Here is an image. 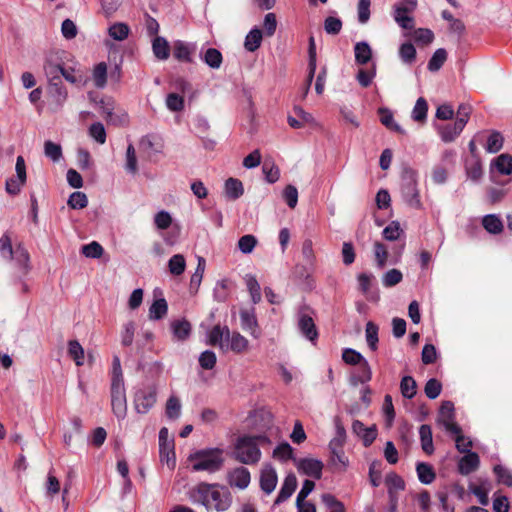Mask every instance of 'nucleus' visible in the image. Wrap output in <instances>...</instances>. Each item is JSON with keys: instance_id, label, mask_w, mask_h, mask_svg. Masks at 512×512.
I'll return each instance as SVG.
<instances>
[{"instance_id": "nucleus-1", "label": "nucleus", "mask_w": 512, "mask_h": 512, "mask_svg": "<svg viewBox=\"0 0 512 512\" xmlns=\"http://www.w3.org/2000/svg\"><path fill=\"white\" fill-rule=\"evenodd\" d=\"M191 498L194 502L201 503L207 509H214L219 512L228 510L231 506L230 493L216 484L200 483L191 491Z\"/></svg>"}, {"instance_id": "nucleus-2", "label": "nucleus", "mask_w": 512, "mask_h": 512, "mask_svg": "<svg viewBox=\"0 0 512 512\" xmlns=\"http://www.w3.org/2000/svg\"><path fill=\"white\" fill-rule=\"evenodd\" d=\"M110 378L112 411L119 420H124L127 415L126 387L120 358L116 355L113 357Z\"/></svg>"}, {"instance_id": "nucleus-3", "label": "nucleus", "mask_w": 512, "mask_h": 512, "mask_svg": "<svg viewBox=\"0 0 512 512\" xmlns=\"http://www.w3.org/2000/svg\"><path fill=\"white\" fill-rule=\"evenodd\" d=\"M265 443L270 440L264 435L240 437L234 445L233 457L243 464H256L261 458L259 446Z\"/></svg>"}, {"instance_id": "nucleus-4", "label": "nucleus", "mask_w": 512, "mask_h": 512, "mask_svg": "<svg viewBox=\"0 0 512 512\" xmlns=\"http://www.w3.org/2000/svg\"><path fill=\"white\" fill-rule=\"evenodd\" d=\"M193 471L215 472L223 463V450L219 448L197 451L189 456Z\"/></svg>"}, {"instance_id": "nucleus-5", "label": "nucleus", "mask_w": 512, "mask_h": 512, "mask_svg": "<svg viewBox=\"0 0 512 512\" xmlns=\"http://www.w3.org/2000/svg\"><path fill=\"white\" fill-rule=\"evenodd\" d=\"M159 453L160 461L169 469H174L176 465L174 438L166 427L159 431Z\"/></svg>"}, {"instance_id": "nucleus-6", "label": "nucleus", "mask_w": 512, "mask_h": 512, "mask_svg": "<svg viewBox=\"0 0 512 512\" xmlns=\"http://www.w3.org/2000/svg\"><path fill=\"white\" fill-rule=\"evenodd\" d=\"M401 196L405 203L414 209H422L423 204L418 189L417 180L413 174L406 176L401 187Z\"/></svg>"}, {"instance_id": "nucleus-7", "label": "nucleus", "mask_w": 512, "mask_h": 512, "mask_svg": "<svg viewBox=\"0 0 512 512\" xmlns=\"http://www.w3.org/2000/svg\"><path fill=\"white\" fill-rule=\"evenodd\" d=\"M139 149L150 160L155 161L160 155L164 153L165 142L164 139L156 134H148L141 138Z\"/></svg>"}, {"instance_id": "nucleus-8", "label": "nucleus", "mask_w": 512, "mask_h": 512, "mask_svg": "<svg viewBox=\"0 0 512 512\" xmlns=\"http://www.w3.org/2000/svg\"><path fill=\"white\" fill-rule=\"evenodd\" d=\"M67 99V89L60 83L51 82L48 88V110L51 113L60 112L63 109Z\"/></svg>"}, {"instance_id": "nucleus-9", "label": "nucleus", "mask_w": 512, "mask_h": 512, "mask_svg": "<svg viewBox=\"0 0 512 512\" xmlns=\"http://www.w3.org/2000/svg\"><path fill=\"white\" fill-rule=\"evenodd\" d=\"M134 409L138 414H146L156 403V390L152 386L144 387L135 392Z\"/></svg>"}, {"instance_id": "nucleus-10", "label": "nucleus", "mask_w": 512, "mask_h": 512, "mask_svg": "<svg viewBox=\"0 0 512 512\" xmlns=\"http://www.w3.org/2000/svg\"><path fill=\"white\" fill-rule=\"evenodd\" d=\"M294 464L300 474L320 479L324 464L321 460L313 457L294 459Z\"/></svg>"}, {"instance_id": "nucleus-11", "label": "nucleus", "mask_w": 512, "mask_h": 512, "mask_svg": "<svg viewBox=\"0 0 512 512\" xmlns=\"http://www.w3.org/2000/svg\"><path fill=\"white\" fill-rule=\"evenodd\" d=\"M454 405L450 401H444L439 409L437 422L449 433H460L461 428L454 421Z\"/></svg>"}, {"instance_id": "nucleus-12", "label": "nucleus", "mask_w": 512, "mask_h": 512, "mask_svg": "<svg viewBox=\"0 0 512 512\" xmlns=\"http://www.w3.org/2000/svg\"><path fill=\"white\" fill-rule=\"evenodd\" d=\"M249 341L239 332L229 330L225 343L221 344V350L224 352L232 351L240 354L248 351Z\"/></svg>"}, {"instance_id": "nucleus-13", "label": "nucleus", "mask_w": 512, "mask_h": 512, "mask_svg": "<svg viewBox=\"0 0 512 512\" xmlns=\"http://www.w3.org/2000/svg\"><path fill=\"white\" fill-rule=\"evenodd\" d=\"M416 7H410V3H401L394 6V20L403 29H413L414 20L410 16Z\"/></svg>"}, {"instance_id": "nucleus-14", "label": "nucleus", "mask_w": 512, "mask_h": 512, "mask_svg": "<svg viewBox=\"0 0 512 512\" xmlns=\"http://www.w3.org/2000/svg\"><path fill=\"white\" fill-rule=\"evenodd\" d=\"M259 481L261 490L265 494L270 495L275 490L278 483L276 470L270 464H265L260 471Z\"/></svg>"}, {"instance_id": "nucleus-15", "label": "nucleus", "mask_w": 512, "mask_h": 512, "mask_svg": "<svg viewBox=\"0 0 512 512\" xmlns=\"http://www.w3.org/2000/svg\"><path fill=\"white\" fill-rule=\"evenodd\" d=\"M228 483L231 487L246 489L251 481L250 472L245 467H236L228 473Z\"/></svg>"}, {"instance_id": "nucleus-16", "label": "nucleus", "mask_w": 512, "mask_h": 512, "mask_svg": "<svg viewBox=\"0 0 512 512\" xmlns=\"http://www.w3.org/2000/svg\"><path fill=\"white\" fill-rule=\"evenodd\" d=\"M333 423L335 428V436L329 442V451H342L347 438L346 430L338 416L334 418Z\"/></svg>"}, {"instance_id": "nucleus-17", "label": "nucleus", "mask_w": 512, "mask_h": 512, "mask_svg": "<svg viewBox=\"0 0 512 512\" xmlns=\"http://www.w3.org/2000/svg\"><path fill=\"white\" fill-rule=\"evenodd\" d=\"M240 320L243 330L249 332L255 338L259 337V333L257 331L258 323L254 309H242L240 311Z\"/></svg>"}, {"instance_id": "nucleus-18", "label": "nucleus", "mask_w": 512, "mask_h": 512, "mask_svg": "<svg viewBox=\"0 0 512 512\" xmlns=\"http://www.w3.org/2000/svg\"><path fill=\"white\" fill-rule=\"evenodd\" d=\"M297 487V478L293 473L288 474L281 486L280 492L275 500V504H280L287 500Z\"/></svg>"}, {"instance_id": "nucleus-19", "label": "nucleus", "mask_w": 512, "mask_h": 512, "mask_svg": "<svg viewBox=\"0 0 512 512\" xmlns=\"http://www.w3.org/2000/svg\"><path fill=\"white\" fill-rule=\"evenodd\" d=\"M352 431L357 436L361 437L365 446H369L376 438L375 427L367 428L359 420H354L352 423Z\"/></svg>"}, {"instance_id": "nucleus-20", "label": "nucleus", "mask_w": 512, "mask_h": 512, "mask_svg": "<svg viewBox=\"0 0 512 512\" xmlns=\"http://www.w3.org/2000/svg\"><path fill=\"white\" fill-rule=\"evenodd\" d=\"M244 193L242 182L237 178H228L224 183V194L229 200H237Z\"/></svg>"}, {"instance_id": "nucleus-21", "label": "nucleus", "mask_w": 512, "mask_h": 512, "mask_svg": "<svg viewBox=\"0 0 512 512\" xmlns=\"http://www.w3.org/2000/svg\"><path fill=\"white\" fill-rule=\"evenodd\" d=\"M298 327L301 333L310 341H314L317 336V330L313 319L308 315H301L298 320Z\"/></svg>"}, {"instance_id": "nucleus-22", "label": "nucleus", "mask_w": 512, "mask_h": 512, "mask_svg": "<svg viewBox=\"0 0 512 512\" xmlns=\"http://www.w3.org/2000/svg\"><path fill=\"white\" fill-rule=\"evenodd\" d=\"M202 61L211 69H219L223 62L221 52L216 48H208L201 54Z\"/></svg>"}, {"instance_id": "nucleus-23", "label": "nucleus", "mask_w": 512, "mask_h": 512, "mask_svg": "<svg viewBox=\"0 0 512 512\" xmlns=\"http://www.w3.org/2000/svg\"><path fill=\"white\" fill-rule=\"evenodd\" d=\"M479 466V457L474 452H469L459 461V471L461 474L467 475L475 471Z\"/></svg>"}, {"instance_id": "nucleus-24", "label": "nucleus", "mask_w": 512, "mask_h": 512, "mask_svg": "<svg viewBox=\"0 0 512 512\" xmlns=\"http://www.w3.org/2000/svg\"><path fill=\"white\" fill-rule=\"evenodd\" d=\"M355 61L357 64H367L372 58V49L370 45L365 42H357L354 46Z\"/></svg>"}, {"instance_id": "nucleus-25", "label": "nucleus", "mask_w": 512, "mask_h": 512, "mask_svg": "<svg viewBox=\"0 0 512 512\" xmlns=\"http://www.w3.org/2000/svg\"><path fill=\"white\" fill-rule=\"evenodd\" d=\"M173 337L177 341L186 340L191 333V325L186 320H175L171 323Z\"/></svg>"}, {"instance_id": "nucleus-26", "label": "nucleus", "mask_w": 512, "mask_h": 512, "mask_svg": "<svg viewBox=\"0 0 512 512\" xmlns=\"http://www.w3.org/2000/svg\"><path fill=\"white\" fill-rule=\"evenodd\" d=\"M182 404L180 399L171 395L165 405V414L170 420H177L181 416Z\"/></svg>"}, {"instance_id": "nucleus-27", "label": "nucleus", "mask_w": 512, "mask_h": 512, "mask_svg": "<svg viewBox=\"0 0 512 512\" xmlns=\"http://www.w3.org/2000/svg\"><path fill=\"white\" fill-rule=\"evenodd\" d=\"M419 436L423 451L429 455L432 454L434 452V446L431 427L426 424L421 425L419 428Z\"/></svg>"}, {"instance_id": "nucleus-28", "label": "nucleus", "mask_w": 512, "mask_h": 512, "mask_svg": "<svg viewBox=\"0 0 512 512\" xmlns=\"http://www.w3.org/2000/svg\"><path fill=\"white\" fill-rule=\"evenodd\" d=\"M152 49L155 57L159 60H166L170 55L169 44L163 37H155L152 43Z\"/></svg>"}, {"instance_id": "nucleus-29", "label": "nucleus", "mask_w": 512, "mask_h": 512, "mask_svg": "<svg viewBox=\"0 0 512 512\" xmlns=\"http://www.w3.org/2000/svg\"><path fill=\"white\" fill-rule=\"evenodd\" d=\"M244 281L250 293L252 302L254 304L259 303L261 301L262 296L260 284L258 283L256 277L252 274H247L244 277Z\"/></svg>"}, {"instance_id": "nucleus-30", "label": "nucleus", "mask_w": 512, "mask_h": 512, "mask_svg": "<svg viewBox=\"0 0 512 512\" xmlns=\"http://www.w3.org/2000/svg\"><path fill=\"white\" fill-rule=\"evenodd\" d=\"M13 259L16 260L21 273L27 274L30 269V256L28 251L20 245L17 246L13 254Z\"/></svg>"}, {"instance_id": "nucleus-31", "label": "nucleus", "mask_w": 512, "mask_h": 512, "mask_svg": "<svg viewBox=\"0 0 512 512\" xmlns=\"http://www.w3.org/2000/svg\"><path fill=\"white\" fill-rule=\"evenodd\" d=\"M262 42V32L259 28H253L245 37L244 47L249 52L256 51Z\"/></svg>"}, {"instance_id": "nucleus-32", "label": "nucleus", "mask_w": 512, "mask_h": 512, "mask_svg": "<svg viewBox=\"0 0 512 512\" xmlns=\"http://www.w3.org/2000/svg\"><path fill=\"white\" fill-rule=\"evenodd\" d=\"M228 333V327L214 326L208 334L209 343L221 349V344L225 343Z\"/></svg>"}, {"instance_id": "nucleus-33", "label": "nucleus", "mask_w": 512, "mask_h": 512, "mask_svg": "<svg viewBox=\"0 0 512 512\" xmlns=\"http://www.w3.org/2000/svg\"><path fill=\"white\" fill-rule=\"evenodd\" d=\"M492 165L500 174L510 175L512 173V156L501 154L494 159Z\"/></svg>"}, {"instance_id": "nucleus-34", "label": "nucleus", "mask_w": 512, "mask_h": 512, "mask_svg": "<svg viewBox=\"0 0 512 512\" xmlns=\"http://www.w3.org/2000/svg\"><path fill=\"white\" fill-rule=\"evenodd\" d=\"M193 49L182 41H176L173 46L174 57L182 62H191V54Z\"/></svg>"}, {"instance_id": "nucleus-35", "label": "nucleus", "mask_w": 512, "mask_h": 512, "mask_svg": "<svg viewBox=\"0 0 512 512\" xmlns=\"http://www.w3.org/2000/svg\"><path fill=\"white\" fill-rule=\"evenodd\" d=\"M168 311V305L165 299L160 298L155 300L149 308V318L152 320H159L163 318Z\"/></svg>"}, {"instance_id": "nucleus-36", "label": "nucleus", "mask_w": 512, "mask_h": 512, "mask_svg": "<svg viewBox=\"0 0 512 512\" xmlns=\"http://www.w3.org/2000/svg\"><path fill=\"white\" fill-rule=\"evenodd\" d=\"M482 224L484 228L492 234H498L503 230L501 219L494 214L486 215L482 220Z\"/></svg>"}, {"instance_id": "nucleus-37", "label": "nucleus", "mask_w": 512, "mask_h": 512, "mask_svg": "<svg viewBox=\"0 0 512 512\" xmlns=\"http://www.w3.org/2000/svg\"><path fill=\"white\" fill-rule=\"evenodd\" d=\"M169 272L172 275L179 276L183 274L186 268V261L182 254L173 255L168 262Z\"/></svg>"}, {"instance_id": "nucleus-38", "label": "nucleus", "mask_w": 512, "mask_h": 512, "mask_svg": "<svg viewBox=\"0 0 512 512\" xmlns=\"http://www.w3.org/2000/svg\"><path fill=\"white\" fill-rule=\"evenodd\" d=\"M68 354L75 361L77 366L84 363V349L77 340H71L68 343Z\"/></svg>"}, {"instance_id": "nucleus-39", "label": "nucleus", "mask_w": 512, "mask_h": 512, "mask_svg": "<svg viewBox=\"0 0 512 512\" xmlns=\"http://www.w3.org/2000/svg\"><path fill=\"white\" fill-rule=\"evenodd\" d=\"M379 114H380V121L384 126H386L388 129H390L392 131L403 133V130L396 123V121L394 120L393 113L389 109L381 108V109H379Z\"/></svg>"}, {"instance_id": "nucleus-40", "label": "nucleus", "mask_w": 512, "mask_h": 512, "mask_svg": "<svg viewBox=\"0 0 512 512\" xmlns=\"http://www.w3.org/2000/svg\"><path fill=\"white\" fill-rule=\"evenodd\" d=\"M417 475L421 483L430 484L435 479V473L429 464L419 463L416 467Z\"/></svg>"}, {"instance_id": "nucleus-41", "label": "nucleus", "mask_w": 512, "mask_h": 512, "mask_svg": "<svg viewBox=\"0 0 512 512\" xmlns=\"http://www.w3.org/2000/svg\"><path fill=\"white\" fill-rule=\"evenodd\" d=\"M293 448L291 445L287 442L279 444L274 450H273V457L279 461L285 462L290 459H293Z\"/></svg>"}, {"instance_id": "nucleus-42", "label": "nucleus", "mask_w": 512, "mask_h": 512, "mask_svg": "<svg viewBox=\"0 0 512 512\" xmlns=\"http://www.w3.org/2000/svg\"><path fill=\"white\" fill-rule=\"evenodd\" d=\"M503 142V136L499 132L493 131L487 139L485 149L489 153H497L502 149Z\"/></svg>"}, {"instance_id": "nucleus-43", "label": "nucleus", "mask_w": 512, "mask_h": 512, "mask_svg": "<svg viewBox=\"0 0 512 512\" xmlns=\"http://www.w3.org/2000/svg\"><path fill=\"white\" fill-rule=\"evenodd\" d=\"M447 59V53L445 49L439 48L432 55L428 62V69L430 71H438Z\"/></svg>"}, {"instance_id": "nucleus-44", "label": "nucleus", "mask_w": 512, "mask_h": 512, "mask_svg": "<svg viewBox=\"0 0 512 512\" xmlns=\"http://www.w3.org/2000/svg\"><path fill=\"white\" fill-rule=\"evenodd\" d=\"M416 382L410 376H405L402 378L400 383L401 393L405 398L411 399L416 394Z\"/></svg>"}, {"instance_id": "nucleus-45", "label": "nucleus", "mask_w": 512, "mask_h": 512, "mask_svg": "<svg viewBox=\"0 0 512 512\" xmlns=\"http://www.w3.org/2000/svg\"><path fill=\"white\" fill-rule=\"evenodd\" d=\"M365 337L368 346L372 350H376L378 343V326L375 323L371 321L367 322L365 329Z\"/></svg>"}, {"instance_id": "nucleus-46", "label": "nucleus", "mask_w": 512, "mask_h": 512, "mask_svg": "<svg viewBox=\"0 0 512 512\" xmlns=\"http://www.w3.org/2000/svg\"><path fill=\"white\" fill-rule=\"evenodd\" d=\"M166 107L172 112H180L184 109V98L176 93H169L165 101Z\"/></svg>"}, {"instance_id": "nucleus-47", "label": "nucleus", "mask_w": 512, "mask_h": 512, "mask_svg": "<svg viewBox=\"0 0 512 512\" xmlns=\"http://www.w3.org/2000/svg\"><path fill=\"white\" fill-rule=\"evenodd\" d=\"M262 170L268 183H275L279 180L280 170L274 162L266 161Z\"/></svg>"}, {"instance_id": "nucleus-48", "label": "nucleus", "mask_w": 512, "mask_h": 512, "mask_svg": "<svg viewBox=\"0 0 512 512\" xmlns=\"http://www.w3.org/2000/svg\"><path fill=\"white\" fill-rule=\"evenodd\" d=\"M107 66L104 62L97 64L93 70V81L95 86L103 88L106 84Z\"/></svg>"}, {"instance_id": "nucleus-49", "label": "nucleus", "mask_w": 512, "mask_h": 512, "mask_svg": "<svg viewBox=\"0 0 512 512\" xmlns=\"http://www.w3.org/2000/svg\"><path fill=\"white\" fill-rule=\"evenodd\" d=\"M470 115V108L467 106H460L457 112V118L454 122V130L456 133H461L464 129Z\"/></svg>"}, {"instance_id": "nucleus-50", "label": "nucleus", "mask_w": 512, "mask_h": 512, "mask_svg": "<svg viewBox=\"0 0 512 512\" xmlns=\"http://www.w3.org/2000/svg\"><path fill=\"white\" fill-rule=\"evenodd\" d=\"M403 230L398 221H392L388 226H386L383 230V237L388 241H395L399 239Z\"/></svg>"}, {"instance_id": "nucleus-51", "label": "nucleus", "mask_w": 512, "mask_h": 512, "mask_svg": "<svg viewBox=\"0 0 512 512\" xmlns=\"http://www.w3.org/2000/svg\"><path fill=\"white\" fill-rule=\"evenodd\" d=\"M44 154L52 161L57 162L62 157V148L59 144L48 140L44 143Z\"/></svg>"}, {"instance_id": "nucleus-52", "label": "nucleus", "mask_w": 512, "mask_h": 512, "mask_svg": "<svg viewBox=\"0 0 512 512\" xmlns=\"http://www.w3.org/2000/svg\"><path fill=\"white\" fill-rule=\"evenodd\" d=\"M374 256L378 268H383L388 259V250L386 246L381 242L374 243Z\"/></svg>"}, {"instance_id": "nucleus-53", "label": "nucleus", "mask_w": 512, "mask_h": 512, "mask_svg": "<svg viewBox=\"0 0 512 512\" xmlns=\"http://www.w3.org/2000/svg\"><path fill=\"white\" fill-rule=\"evenodd\" d=\"M371 0H359L357 5V18L360 24H366L370 19Z\"/></svg>"}, {"instance_id": "nucleus-54", "label": "nucleus", "mask_w": 512, "mask_h": 512, "mask_svg": "<svg viewBox=\"0 0 512 512\" xmlns=\"http://www.w3.org/2000/svg\"><path fill=\"white\" fill-rule=\"evenodd\" d=\"M110 37L117 41H122L128 37V26L124 23H115L109 27Z\"/></svg>"}, {"instance_id": "nucleus-55", "label": "nucleus", "mask_w": 512, "mask_h": 512, "mask_svg": "<svg viewBox=\"0 0 512 512\" xmlns=\"http://www.w3.org/2000/svg\"><path fill=\"white\" fill-rule=\"evenodd\" d=\"M257 244L255 236L247 234L238 240V248L243 254H250Z\"/></svg>"}, {"instance_id": "nucleus-56", "label": "nucleus", "mask_w": 512, "mask_h": 512, "mask_svg": "<svg viewBox=\"0 0 512 512\" xmlns=\"http://www.w3.org/2000/svg\"><path fill=\"white\" fill-rule=\"evenodd\" d=\"M68 206L72 209H83L88 204V199L83 192H73L68 199Z\"/></svg>"}, {"instance_id": "nucleus-57", "label": "nucleus", "mask_w": 512, "mask_h": 512, "mask_svg": "<svg viewBox=\"0 0 512 512\" xmlns=\"http://www.w3.org/2000/svg\"><path fill=\"white\" fill-rule=\"evenodd\" d=\"M331 464L338 470L344 471L349 465L348 457L345 455L344 450L330 452Z\"/></svg>"}, {"instance_id": "nucleus-58", "label": "nucleus", "mask_w": 512, "mask_h": 512, "mask_svg": "<svg viewBox=\"0 0 512 512\" xmlns=\"http://www.w3.org/2000/svg\"><path fill=\"white\" fill-rule=\"evenodd\" d=\"M89 135L97 143L104 144L106 142V131L102 123L96 122L89 127Z\"/></svg>"}, {"instance_id": "nucleus-59", "label": "nucleus", "mask_w": 512, "mask_h": 512, "mask_svg": "<svg viewBox=\"0 0 512 512\" xmlns=\"http://www.w3.org/2000/svg\"><path fill=\"white\" fill-rule=\"evenodd\" d=\"M172 216L169 212L161 210L154 216V224L160 230H166L172 224Z\"/></svg>"}, {"instance_id": "nucleus-60", "label": "nucleus", "mask_w": 512, "mask_h": 512, "mask_svg": "<svg viewBox=\"0 0 512 512\" xmlns=\"http://www.w3.org/2000/svg\"><path fill=\"white\" fill-rule=\"evenodd\" d=\"M403 275L398 269H391L387 271L382 277V284L385 287H392L402 281Z\"/></svg>"}, {"instance_id": "nucleus-61", "label": "nucleus", "mask_w": 512, "mask_h": 512, "mask_svg": "<svg viewBox=\"0 0 512 512\" xmlns=\"http://www.w3.org/2000/svg\"><path fill=\"white\" fill-rule=\"evenodd\" d=\"M11 239L7 234H4L0 238V255L4 260H12L14 254Z\"/></svg>"}, {"instance_id": "nucleus-62", "label": "nucleus", "mask_w": 512, "mask_h": 512, "mask_svg": "<svg viewBox=\"0 0 512 512\" xmlns=\"http://www.w3.org/2000/svg\"><path fill=\"white\" fill-rule=\"evenodd\" d=\"M399 56L404 63L412 64L416 58V50L411 43H404L400 46Z\"/></svg>"}, {"instance_id": "nucleus-63", "label": "nucleus", "mask_w": 512, "mask_h": 512, "mask_svg": "<svg viewBox=\"0 0 512 512\" xmlns=\"http://www.w3.org/2000/svg\"><path fill=\"white\" fill-rule=\"evenodd\" d=\"M342 359L345 363L350 365H361L362 362L366 361L359 352L351 348L344 349Z\"/></svg>"}, {"instance_id": "nucleus-64", "label": "nucleus", "mask_w": 512, "mask_h": 512, "mask_svg": "<svg viewBox=\"0 0 512 512\" xmlns=\"http://www.w3.org/2000/svg\"><path fill=\"white\" fill-rule=\"evenodd\" d=\"M322 502L330 509V512H344V505L331 494H323Z\"/></svg>"}]
</instances>
